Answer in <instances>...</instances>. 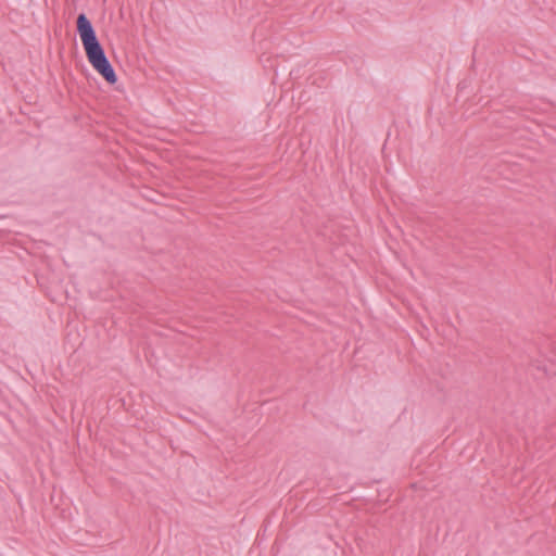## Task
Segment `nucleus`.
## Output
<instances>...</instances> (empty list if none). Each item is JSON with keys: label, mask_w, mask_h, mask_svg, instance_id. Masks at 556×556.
<instances>
[{"label": "nucleus", "mask_w": 556, "mask_h": 556, "mask_svg": "<svg viewBox=\"0 0 556 556\" xmlns=\"http://www.w3.org/2000/svg\"><path fill=\"white\" fill-rule=\"evenodd\" d=\"M76 27L89 63L106 83L115 84L117 81L116 73L105 55L90 20L85 13L78 14Z\"/></svg>", "instance_id": "2"}, {"label": "nucleus", "mask_w": 556, "mask_h": 556, "mask_svg": "<svg viewBox=\"0 0 556 556\" xmlns=\"http://www.w3.org/2000/svg\"><path fill=\"white\" fill-rule=\"evenodd\" d=\"M76 27L89 63L106 83L115 84L117 81L116 73L105 55L90 20L85 13L78 14Z\"/></svg>", "instance_id": "1"}]
</instances>
